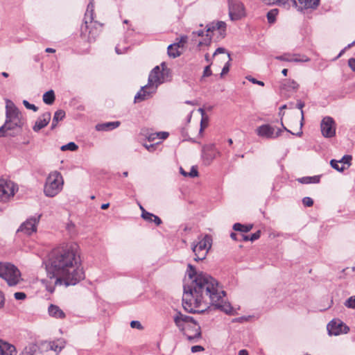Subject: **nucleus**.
I'll return each mask as SVG.
<instances>
[{"mask_svg":"<svg viewBox=\"0 0 355 355\" xmlns=\"http://www.w3.org/2000/svg\"><path fill=\"white\" fill-rule=\"evenodd\" d=\"M187 273L191 282L184 286L182 306L186 311L203 312V309H196L202 305L207 307L211 304L227 314L232 313L231 304L225 301V292L216 279L207 273L197 272L191 264L188 265Z\"/></svg>","mask_w":355,"mask_h":355,"instance_id":"f257e3e1","label":"nucleus"},{"mask_svg":"<svg viewBox=\"0 0 355 355\" xmlns=\"http://www.w3.org/2000/svg\"><path fill=\"white\" fill-rule=\"evenodd\" d=\"M46 270L49 279L46 281V288L51 293L57 285L74 286L85 278L79 257L72 245L53 250L46 263Z\"/></svg>","mask_w":355,"mask_h":355,"instance_id":"f03ea898","label":"nucleus"},{"mask_svg":"<svg viewBox=\"0 0 355 355\" xmlns=\"http://www.w3.org/2000/svg\"><path fill=\"white\" fill-rule=\"evenodd\" d=\"M173 321L189 341L197 342L201 338L200 326L192 317L178 311L173 316Z\"/></svg>","mask_w":355,"mask_h":355,"instance_id":"7ed1b4c3","label":"nucleus"},{"mask_svg":"<svg viewBox=\"0 0 355 355\" xmlns=\"http://www.w3.org/2000/svg\"><path fill=\"white\" fill-rule=\"evenodd\" d=\"M164 63H162V71H161L159 66H156L152 69L148 76V84L142 87L140 91L135 95V102H139L148 99L153 94L155 93L158 85L164 82Z\"/></svg>","mask_w":355,"mask_h":355,"instance_id":"20e7f679","label":"nucleus"},{"mask_svg":"<svg viewBox=\"0 0 355 355\" xmlns=\"http://www.w3.org/2000/svg\"><path fill=\"white\" fill-rule=\"evenodd\" d=\"M63 184L64 180L60 172L55 171L50 173L44 184L45 196L50 198L57 196L62 191Z\"/></svg>","mask_w":355,"mask_h":355,"instance_id":"39448f33","label":"nucleus"},{"mask_svg":"<svg viewBox=\"0 0 355 355\" xmlns=\"http://www.w3.org/2000/svg\"><path fill=\"white\" fill-rule=\"evenodd\" d=\"M0 277L3 279L10 286H16L21 280L19 269L13 264L6 262H0Z\"/></svg>","mask_w":355,"mask_h":355,"instance_id":"423d86ee","label":"nucleus"},{"mask_svg":"<svg viewBox=\"0 0 355 355\" xmlns=\"http://www.w3.org/2000/svg\"><path fill=\"white\" fill-rule=\"evenodd\" d=\"M198 240L197 243L193 242L191 245L195 255L194 260L196 261L204 260L206 258L212 243V238L208 234L198 236Z\"/></svg>","mask_w":355,"mask_h":355,"instance_id":"0eeeda50","label":"nucleus"},{"mask_svg":"<svg viewBox=\"0 0 355 355\" xmlns=\"http://www.w3.org/2000/svg\"><path fill=\"white\" fill-rule=\"evenodd\" d=\"M206 35L202 41L199 42V46H207L209 45L211 40V35L210 33L218 31L219 34V37L220 38H224L226 35V23L223 21H218L216 22H211L207 25L206 26Z\"/></svg>","mask_w":355,"mask_h":355,"instance_id":"6e6552de","label":"nucleus"},{"mask_svg":"<svg viewBox=\"0 0 355 355\" xmlns=\"http://www.w3.org/2000/svg\"><path fill=\"white\" fill-rule=\"evenodd\" d=\"M18 191V187L10 180H0V200L6 202Z\"/></svg>","mask_w":355,"mask_h":355,"instance_id":"1a4fd4ad","label":"nucleus"},{"mask_svg":"<svg viewBox=\"0 0 355 355\" xmlns=\"http://www.w3.org/2000/svg\"><path fill=\"white\" fill-rule=\"evenodd\" d=\"M6 109V121L11 122L15 125H19L21 128L23 125V121L21 119V114L19 110L10 101L7 103Z\"/></svg>","mask_w":355,"mask_h":355,"instance_id":"9d476101","label":"nucleus"},{"mask_svg":"<svg viewBox=\"0 0 355 355\" xmlns=\"http://www.w3.org/2000/svg\"><path fill=\"white\" fill-rule=\"evenodd\" d=\"M322 135L325 138H331L336 135V125L334 119L329 116H324L320 123Z\"/></svg>","mask_w":355,"mask_h":355,"instance_id":"9b49d317","label":"nucleus"},{"mask_svg":"<svg viewBox=\"0 0 355 355\" xmlns=\"http://www.w3.org/2000/svg\"><path fill=\"white\" fill-rule=\"evenodd\" d=\"M229 16L232 21H237L245 16L244 6L240 1L229 0Z\"/></svg>","mask_w":355,"mask_h":355,"instance_id":"f8f14e48","label":"nucleus"},{"mask_svg":"<svg viewBox=\"0 0 355 355\" xmlns=\"http://www.w3.org/2000/svg\"><path fill=\"white\" fill-rule=\"evenodd\" d=\"M255 131L259 137L264 139H275L280 136L282 133L281 129H278L275 132V128L269 124L261 125L257 127Z\"/></svg>","mask_w":355,"mask_h":355,"instance_id":"ddd939ff","label":"nucleus"},{"mask_svg":"<svg viewBox=\"0 0 355 355\" xmlns=\"http://www.w3.org/2000/svg\"><path fill=\"white\" fill-rule=\"evenodd\" d=\"M327 331L329 335L338 336L341 334H347L349 331V327L340 320H332L327 324Z\"/></svg>","mask_w":355,"mask_h":355,"instance_id":"4468645a","label":"nucleus"},{"mask_svg":"<svg viewBox=\"0 0 355 355\" xmlns=\"http://www.w3.org/2000/svg\"><path fill=\"white\" fill-rule=\"evenodd\" d=\"M40 216L37 217H31L27 219L21 225L18 229V232H22L27 235H31L37 230V224L39 222Z\"/></svg>","mask_w":355,"mask_h":355,"instance_id":"2eb2a0df","label":"nucleus"},{"mask_svg":"<svg viewBox=\"0 0 355 355\" xmlns=\"http://www.w3.org/2000/svg\"><path fill=\"white\" fill-rule=\"evenodd\" d=\"M21 128L19 125H15L12 123L6 121L5 123L0 127V136L14 137Z\"/></svg>","mask_w":355,"mask_h":355,"instance_id":"dca6fc26","label":"nucleus"},{"mask_svg":"<svg viewBox=\"0 0 355 355\" xmlns=\"http://www.w3.org/2000/svg\"><path fill=\"white\" fill-rule=\"evenodd\" d=\"M202 156L207 164H209L215 158L216 149L214 144L204 146L202 150Z\"/></svg>","mask_w":355,"mask_h":355,"instance_id":"f3484780","label":"nucleus"},{"mask_svg":"<svg viewBox=\"0 0 355 355\" xmlns=\"http://www.w3.org/2000/svg\"><path fill=\"white\" fill-rule=\"evenodd\" d=\"M51 118V112H46L42 114L38 119L36 120L34 126L33 127V130L35 132H39L40 130L46 127Z\"/></svg>","mask_w":355,"mask_h":355,"instance_id":"a211bd4d","label":"nucleus"},{"mask_svg":"<svg viewBox=\"0 0 355 355\" xmlns=\"http://www.w3.org/2000/svg\"><path fill=\"white\" fill-rule=\"evenodd\" d=\"M298 10L302 11L306 9H316L320 5V0H296Z\"/></svg>","mask_w":355,"mask_h":355,"instance_id":"6ab92c4d","label":"nucleus"},{"mask_svg":"<svg viewBox=\"0 0 355 355\" xmlns=\"http://www.w3.org/2000/svg\"><path fill=\"white\" fill-rule=\"evenodd\" d=\"M17 351L15 345L0 338L1 355H17Z\"/></svg>","mask_w":355,"mask_h":355,"instance_id":"aec40b11","label":"nucleus"},{"mask_svg":"<svg viewBox=\"0 0 355 355\" xmlns=\"http://www.w3.org/2000/svg\"><path fill=\"white\" fill-rule=\"evenodd\" d=\"M297 55H291L289 53H284L282 55H278L275 57V59L281 61L286 62H308L309 61V58L307 57H304L302 59H299L296 58Z\"/></svg>","mask_w":355,"mask_h":355,"instance_id":"412c9836","label":"nucleus"},{"mask_svg":"<svg viewBox=\"0 0 355 355\" xmlns=\"http://www.w3.org/2000/svg\"><path fill=\"white\" fill-rule=\"evenodd\" d=\"M119 125V121L107 122L104 123L97 124L96 125V129L98 131H109L118 128Z\"/></svg>","mask_w":355,"mask_h":355,"instance_id":"4be33fe9","label":"nucleus"},{"mask_svg":"<svg viewBox=\"0 0 355 355\" xmlns=\"http://www.w3.org/2000/svg\"><path fill=\"white\" fill-rule=\"evenodd\" d=\"M48 311L51 317L59 319H62L65 318V313L59 306L56 305L51 304L49 306Z\"/></svg>","mask_w":355,"mask_h":355,"instance_id":"5701e85b","label":"nucleus"},{"mask_svg":"<svg viewBox=\"0 0 355 355\" xmlns=\"http://www.w3.org/2000/svg\"><path fill=\"white\" fill-rule=\"evenodd\" d=\"M141 217L146 221L154 222L157 225H159L162 222V220L156 215L151 214L146 210H143Z\"/></svg>","mask_w":355,"mask_h":355,"instance_id":"b1692460","label":"nucleus"},{"mask_svg":"<svg viewBox=\"0 0 355 355\" xmlns=\"http://www.w3.org/2000/svg\"><path fill=\"white\" fill-rule=\"evenodd\" d=\"M65 117V112L62 110H57L54 116L53 117L52 123L51 126V129L53 130L57 126L58 122L60 121L63 120V119Z\"/></svg>","mask_w":355,"mask_h":355,"instance_id":"393cba45","label":"nucleus"},{"mask_svg":"<svg viewBox=\"0 0 355 355\" xmlns=\"http://www.w3.org/2000/svg\"><path fill=\"white\" fill-rule=\"evenodd\" d=\"M55 99L54 92L51 89L43 94L42 100L46 105H52Z\"/></svg>","mask_w":355,"mask_h":355,"instance_id":"a878e982","label":"nucleus"},{"mask_svg":"<svg viewBox=\"0 0 355 355\" xmlns=\"http://www.w3.org/2000/svg\"><path fill=\"white\" fill-rule=\"evenodd\" d=\"M298 87L299 85L293 80H286L282 85V88L287 91H295Z\"/></svg>","mask_w":355,"mask_h":355,"instance_id":"bb28decb","label":"nucleus"},{"mask_svg":"<svg viewBox=\"0 0 355 355\" xmlns=\"http://www.w3.org/2000/svg\"><path fill=\"white\" fill-rule=\"evenodd\" d=\"M253 225L252 224L249 225H242L241 223H236L234 224L233 229L235 231H239L241 232H248L252 229Z\"/></svg>","mask_w":355,"mask_h":355,"instance_id":"cd10ccee","label":"nucleus"},{"mask_svg":"<svg viewBox=\"0 0 355 355\" xmlns=\"http://www.w3.org/2000/svg\"><path fill=\"white\" fill-rule=\"evenodd\" d=\"M178 48L179 47L176 46V44H170L167 49L168 55L173 58L180 56L181 53L178 51Z\"/></svg>","mask_w":355,"mask_h":355,"instance_id":"c85d7f7f","label":"nucleus"},{"mask_svg":"<svg viewBox=\"0 0 355 355\" xmlns=\"http://www.w3.org/2000/svg\"><path fill=\"white\" fill-rule=\"evenodd\" d=\"M94 8V3L92 2H89L87 5V10L85 15V20L86 24L88 22V19H89L90 21H92L93 19Z\"/></svg>","mask_w":355,"mask_h":355,"instance_id":"c756f323","label":"nucleus"},{"mask_svg":"<svg viewBox=\"0 0 355 355\" xmlns=\"http://www.w3.org/2000/svg\"><path fill=\"white\" fill-rule=\"evenodd\" d=\"M278 13L277 9H272L267 13V19L270 24H272L275 21L276 16Z\"/></svg>","mask_w":355,"mask_h":355,"instance_id":"7c9ffc66","label":"nucleus"},{"mask_svg":"<svg viewBox=\"0 0 355 355\" xmlns=\"http://www.w3.org/2000/svg\"><path fill=\"white\" fill-rule=\"evenodd\" d=\"M78 146L74 142H69L66 145L62 146L60 149L62 151H65V150L75 151L78 149Z\"/></svg>","mask_w":355,"mask_h":355,"instance_id":"2f4dec72","label":"nucleus"},{"mask_svg":"<svg viewBox=\"0 0 355 355\" xmlns=\"http://www.w3.org/2000/svg\"><path fill=\"white\" fill-rule=\"evenodd\" d=\"M339 164H340L338 160L331 159L330 162L331 166L335 170L342 172L345 170V167L343 166H340Z\"/></svg>","mask_w":355,"mask_h":355,"instance_id":"473e14b6","label":"nucleus"},{"mask_svg":"<svg viewBox=\"0 0 355 355\" xmlns=\"http://www.w3.org/2000/svg\"><path fill=\"white\" fill-rule=\"evenodd\" d=\"M352 159V155H345L338 162L340 164H347L349 167L351 165V161Z\"/></svg>","mask_w":355,"mask_h":355,"instance_id":"72a5a7b5","label":"nucleus"},{"mask_svg":"<svg viewBox=\"0 0 355 355\" xmlns=\"http://www.w3.org/2000/svg\"><path fill=\"white\" fill-rule=\"evenodd\" d=\"M227 56L229 58V60L224 65V67L222 69V71L220 73V77H223L225 74L227 73L230 71V62L231 60V58H230V54L229 53H227Z\"/></svg>","mask_w":355,"mask_h":355,"instance_id":"f704fd0d","label":"nucleus"},{"mask_svg":"<svg viewBox=\"0 0 355 355\" xmlns=\"http://www.w3.org/2000/svg\"><path fill=\"white\" fill-rule=\"evenodd\" d=\"M58 344H55V343H53L51 345V349L54 351L62 350V349H63L64 347V342L63 340H58Z\"/></svg>","mask_w":355,"mask_h":355,"instance_id":"c9c22d12","label":"nucleus"},{"mask_svg":"<svg viewBox=\"0 0 355 355\" xmlns=\"http://www.w3.org/2000/svg\"><path fill=\"white\" fill-rule=\"evenodd\" d=\"M345 305L348 308L355 309V295L349 297L345 302Z\"/></svg>","mask_w":355,"mask_h":355,"instance_id":"e433bc0d","label":"nucleus"},{"mask_svg":"<svg viewBox=\"0 0 355 355\" xmlns=\"http://www.w3.org/2000/svg\"><path fill=\"white\" fill-rule=\"evenodd\" d=\"M304 107V103L302 102V101H298L296 104V107L301 110V123H300L301 126H302L303 121H304V111L302 110Z\"/></svg>","mask_w":355,"mask_h":355,"instance_id":"4c0bfd02","label":"nucleus"},{"mask_svg":"<svg viewBox=\"0 0 355 355\" xmlns=\"http://www.w3.org/2000/svg\"><path fill=\"white\" fill-rule=\"evenodd\" d=\"M188 37L186 35H182L179 39V41L174 43V44H176V46L178 47H183L184 45L187 42Z\"/></svg>","mask_w":355,"mask_h":355,"instance_id":"58836bf2","label":"nucleus"},{"mask_svg":"<svg viewBox=\"0 0 355 355\" xmlns=\"http://www.w3.org/2000/svg\"><path fill=\"white\" fill-rule=\"evenodd\" d=\"M311 179H317V182H319L320 178L318 176L313 177H304L300 180V182L304 184L312 183Z\"/></svg>","mask_w":355,"mask_h":355,"instance_id":"ea45409f","label":"nucleus"},{"mask_svg":"<svg viewBox=\"0 0 355 355\" xmlns=\"http://www.w3.org/2000/svg\"><path fill=\"white\" fill-rule=\"evenodd\" d=\"M23 104L26 107V108L28 109V110H33V112H37L38 110V107L37 106H35V105L33 104H31L28 101L26 100H24L23 101Z\"/></svg>","mask_w":355,"mask_h":355,"instance_id":"a19ab883","label":"nucleus"},{"mask_svg":"<svg viewBox=\"0 0 355 355\" xmlns=\"http://www.w3.org/2000/svg\"><path fill=\"white\" fill-rule=\"evenodd\" d=\"M302 203L304 206L311 207L313 205V200L309 197H304L302 199Z\"/></svg>","mask_w":355,"mask_h":355,"instance_id":"79ce46f5","label":"nucleus"},{"mask_svg":"<svg viewBox=\"0 0 355 355\" xmlns=\"http://www.w3.org/2000/svg\"><path fill=\"white\" fill-rule=\"evenodd\" d=\"M246 78L253 84L259 85L260 86H264V83L263 81L258 80L252 76H247Z\"/></svg>","mask_w":355,"mask_h":355,"instance_id":"37998d69","label":"nucleus"},{"mask_svg":"<svg viewBox=\"0 0 355 355\" xmlns=\"http://www.w3.org/2000/svg\"><path fill=\"white\" fill-rule=\"evenodd\" d=\"M159 142H157L153 144H144V147L149 151V152H154L156 150L157 146L159 145Z\"/></svg>","mask_w":355,"mask_h":355,"instance_id":"c03bdc74","label":"nucleus"},{"mask_svg":"<svg viewBox=\"0 0 355 355\" xmlns=\"http://www.w3.org/2000/svg\"><path fill=\"white\" fill-rule=\"evenodd\" d=\"M208 125V119L207 117L202 116L200 121V132H202L203 129L207 127Z\"/></svg>","mask_w":355,"mask_h":355,"instance_id":"a18cd8bd","label":"nucleus"},{"mask_svg":"<svg viewBox=\"0 0 355 355\" xmlns=\"http://www.w3.org/2000/svg\"><path fill=\"white\" fill-rule=\"evenodd\" d=\"M14 297L17 300H23L26 297V295L23 292H17L14 294Z\"/></svg>","mask_w":355,"mask_h":355,"instance_id":"49530a36","label":"nucleus"},{"mask_svg":"<svg viewBox=\"0 0 355 355\" xmlns=\"http://www.w3.org/2000/svg\"><path fill=\"white\" fill-rule=\"evenodd\" d=\"M130 327L132 328H135L137 329H141L143 328L141 322L139 321H137V320H132L130 322Z\"/></svg>","mask_w":355,"mask_h":355,"instance_id":"de8ad7c7","label":"nucleus"},{"mask_svg":"<svg viewBox=\"0 0 355 355\" xmlns=\"http://www.w3.org/2000/svg\"><path fill=\"white\" fill-rule=\"evenodd\" d=\"M198 175V172L197 169L194 166H192L190 172L187 173V177L195 178V177H197Z\"/></svg>","mask_w":355,"mask_h":355,"instance_id":"09e8293b","label":"nucleus"},{"mask_svg":"<svg viewBox=\"0 0 355 355\" xmlns=\"http://www.w3.org/2000/svg\"><path fill=\"white\" fill-rule=\"evenodd\" d=\"M260 236H261V231L258 230L257 232H256L255 233H254L250 236V240L251 241H254L259 239Z\"/></svg>","mask_w":355,"mask_h":355,"instance_id":"8fccbe9b","label":"nucleus"},{"mask_svg":"<svg viewBox=\"0 0 355 355\" xmlns=\"http://www.w3.org/2000/svg\"><path fill=\"white\" fill-rule=\"evenodd\" d=\"M204 347L200 346V345H194L193 347H191V352L193 353H196V352H202L204 351Z\"/></svg>","mask_w":355,"mask_h":355,"instance_id":"3c124183","label":"nucleus"},{"mask_svg":"<svg viewBox=\"0 0 355 355\" xmlns=\"http://www.w3.org/2000/svg\"><path fill=\"white\" fill-rule=\"evenodd\" d=\"M211 69H210V66L208 65L207 67H205L204 69V71H203V77H208V76H210L211 75Z\"/></svg>","mask_w":355,"mask_h":355,"instance_id":"603ef678","label":"nucleus"},{"mask_svg":"<svg viewBox=\"0 0 355 355\" xmlns=\"http://www.w3.org/2000/svg\"><path fill=\"white\" fill-rule=\"evenodd\" d=\"M157 135H158L157 138L160 139H166L168 137L169 134L167 132H157Z\"/></svg>","mask_w":355,"mask_h":355,"instance_id":"864d4df0","label":"nucleus"},{"mask_svg":"<svg viewBox=\"0 0 355 355\" xmlns=\"http://www.w3.org/2000/svg\"><path fill=\"white\" fill-rule=\"evenodd\" d=\"M289 1H292L295 6H297L296 0H278L277 3L286 5L288 3Z\"/></svg>","mask_w":355,"mask_h":355,"instance_id":"5fc2aeb1","label":"nucleus"},{"mask_svg":"<svg viewBox=\"0 0 355 355\" xmlns=\"http://www.w3.org/2000/svg\"><path fill=\"white\" fill-rule=\"evenodd\" d=\"M5 297L3 293L0 290V309L4 306Z\"/></svg>","mask_w":355,"mask_h":355,"instance_id":"6e6d98bb","label":"nucleus"},{"mask_svg":"<svg viewBox=\"0 0 355 355\" xmlns=\"http://www.w3.org/2000/svg\"><path fill=\"white\" fill-rule=\"evenodd\" d=\"M348 65L353 71H355V58H350L348 60Z\"/></svg>","mask_w":355,"mask_h":355,"instance_id":"4d7b16f0","label":"nucleus"},{"mask_svg":"<svg viewBox=\"0 0 355 355\" xmlns=\"http://www.w3.org/2000/svg\"><path fill=\"white\" fill-rule=\"evenodd\" d=\"M225 52H226V50H225L224 48L219 47V48H218V49L215 51V52H214V55H214V56H215V55H217L218 53H225Z\"/></svg>","mask_w":355,"mask_h":355,"instance_id":"13d9d810","label":"nucleus"},{"mask_svg":"<svg viewBox=\"0 0 355 355\" xmlns=\"http://www.w3.org/2000/svg\"><path fill=\"white\" fill-rule=\"evenodd\" d=\"M157 137H158V135H157V132L152 133L148 137V141H154Z\"/></svg>","mask_w":355,"mask_h":355,"instance_id":"bf43d9fd","label":"nucleus"},{"mask_svg":"<svg viewBox=\"0 0 355 355\" xmlns=\"http://www.w3.org/2000/svg\"><path fill=\"white\" fill-rule=\"evenodd\" d=\"M193 35H198L199 37H204L205 32H204V31L200 30V31H198L196 32H193Z\"/></svg>","mask_w":355,"mask_h":355,"instance_id":"052dcab7","label":"nucleus"},{"mask_svg":"<svg viewBox=\"0 0 355 355\" xmlns=\"http://www.w3.org/2000/svg\"><path fill=\"white\" fill-rule=\"evenodd\" d=\"M263 1L267 4H275L278 0H263Z\"/></svg>","mask_w":355,"mask_h":355,"instance_id":"680f3d73","label":"nucleus"},{"mask_svg":"<svg viewBox=\"0 0 355 355\" xmlns=\"http://www.w3.org/2000/svg\"><path fill=\"white\" fill-rule=\"evenodd\" d=\"M239 355H248V352L245 349H241L239 352Z\"/></svg>","mask_w":355,"mask_h":355,"instance_id":"e2e57ef3","label":"nucleus"},{"mask_svg":"<svg viewBox=\"0 0 355 355\" xmlns=\"http://www.w3.org/2000/svg\"><path fill=\"white\" fill-rule=\"evenodd\" d=\"M180 173H181L182 175H184V177H187V173H187V172H186V171H184V169H183L182 167H180Z\"/></svg>","mask_w":355,"mask_h":355,"instance_id":"0e129e2a","label":"nucleus"},{"mask_svg":"<svg viewBox=\"0 0 355 355\" xmlns=\"http://www.w3.org/2000/svg\"><path fill=\"white\" fill-rule=\"evenodd\" d=\"M45 51L46 53H55V50L54 49H52V48H46L45 49Z\"/></svg>","mask_w":355,"mask_h":355,"instance_id":"69168bd1","label":"nucleus"},{"mask_svg":"<svg viewBox=\"0 0 355 355\" xmlns=\"http://www.w3.org/2000/svg\"><path fill=\"white\" fill-rule=\"evenodd\" d=\"M242 239L245 241H250V236L248 235H242Z\"/></svg>","mask_w":355,"mask_h":355,"instance_id":"338daca9","label":"nucleus"},{"mask_svg":"<svg viewBox=\"0 0 355 355\" xmlns=\"http://www.w3.org/2000/svg\"><path fill=\"white\" fill-rule=\"evenodd\" d=\"M109 206H110V204H109V203H105V204H103V205H101V208L102 209H107V208L109 207Z\"/></svg>","mask_w":355,"mask_h":355,"instance_id":"774afa93","label":"nucleus"}]
</instances>
